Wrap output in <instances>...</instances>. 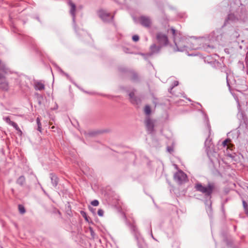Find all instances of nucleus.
<instances>
[{"mask_svg": "<svg viewBox=\"0 0 248 248\" xmlns=\"http://www.w3.org/2000/svg\"><path fill=\"white\" fill-rule=\"evenodd\" d=\"M215 34L214 31L210 35L204 36L196 38L191 37L189 49H202L208 52H210L215 48L213 43L214 41L218 40V36L215 38L213 36Z\"/></svg>", "mask_w": 248, "mask_h": 248, "instance_id": "nucleus-1", "label": "nucleus"}, {"mask_svg": "<svg viewBox=\"0 0 248 248\" xmlns=\"http://www.w3.org/2000/svg\"><path fill=\"white\" fill-rule=\"evenodd\" d=\"M3 120L7 123H8V124H9L10 125L11 124V123H13V122L11 121L10 118L9 117H4L3 118Z\"/></svg>", "mask_w": 248, "mask_h": 248, "instance_id": "nucleus-26", "label": "nucleus"}, {"mask_svg": "<svg viewBox=\"0 0 248 248\" xmlns=\"http://www.w3.org/2000/svg\"><path fill=\"white\" fill-rule=\"evenodd\" d=\"M50 179L51 180V183H52V185L54 187H56L57 186L58 183V177H57V176H56L55 175H54L53 173H51L50 174Z\"/></svg>", "mask_w": 248, "mask_h": 248, "instance_id": "nucleus-16", "label": "nucleus"}, {"mask_svg": "<svg viewBox=\"0 0 248 248\" xmlns=\"http://www.w3.org/2000/svg\"><path fill=\"white\" fill-rule=\"evenodd\" d=\"M179 84V82L177 80H175L172 83L171 86H170V88L169 89V92L170 93H171V91L173 89V88L176 86H177Z\"/></svg>", "mask_w": 248, "mask_h": 248, "instance_id": "nucleus-21", "label": "nucleus"}, {"mask_svg": "<svg viewBox=\"0 0 248 248\" xmlns=\"http://www.w3.org/2000/svg\"><path fill=\"white\" fill-rule=\"evenodd\" d=\"M230 141V139H226V140H224L222 142V145L224 147H225L226 146H228V142Z\"/></svg>", "mask_w": 248, "mask_h": 248, "instance_id": "nucleus-28", "label": "nucleus"}, {"mask_svg": "<svg viewBox=\"0 0 248 248\" xmlns=\"http://www.w3.org/2000/svg\"><path fill=\"white\" fill-rule=\"evenodd\" d=\"M134 92L135 90H133L129 93V100L132 104L138 105L140 104L141 100L140 97L135 96Z\"/></svg>", "mask_w": 248, "mask_h": 248, "instance_id": "nucleus-12", "label": "nucleus"}, {"mask_svg": "<svg viewBox=\"0 0 248 248\" xmlns=\"http://www.w3.org/2000/svg\"><path fill=\"white\" fill-rule=\"evenodd\" d=\"M226 80H227V84L229 88H230V83H229V79H228V75L227 73H226Z\"/></svg>", "mask_w": 248, "mask_h": 248, "instance_id": "nucleus-32", "label": "nucleus"}, {"mask_svg": "<svg viewBox=\"0 0 248 248\" xmlns=\"http://www.w3.org/2000/svg\"><path fill=\"white\" fill-rule=\"evenodd\" d=\"M68 3L70 7V13L71 15L72 16V20H73L74 29H75V31L76 32H77V30L76 26V15H75L76 5L70 0H69Z\"/></svg>", "mask_w": 248, "mask_h": 248, "instance_id": "nucleus-11", "label": "nucleus"}, {"mask_svg": "<svg viewBox=\"0 0 248 248\" xmlns=\"http://www.w3.org/2000/svg\"><path fill=\"white\" fill-rule=\"evenodd\" d=\"M139 21L140 23L143 27L149 28L151 27L152 25L151 18L148 16H141L139 17Z\"/></svg>", "mask_w": 248, "mask_h": 248, "instance_id": "nucleus-9", "label": "nucleus"}, {"mask_svg": "<svg viewBox=\"0 0 248 248\" xmlns=\"http://www.w3.org/2000/svg\"><path fill=\"white\" fill-rule=\"evenodd\" d=\"M92 202H98V201L97 200H94Z\"/></svg>", "mask_w": 248, "mask_h": 248, "instance_id": "nucleus-38", "label": "nucleus"}, {"mask_svg": "<svg viewBox=\"0 0 248 248\" xmlns=\"http://www.w3.org/2000/svg\"><path fill=\"white\" fill-rule=\"evenodd\" d=\"M155 120L152 119L149 116H147L145 120V124L147 130L149 133L154 131Z\"/></svg>", "mask_w": 248, "mask_h": 248, "instance_id": "nucleus-10", "label": "nucleus"}, {"mask_svg": "<svg viewBox=\"0 0 248 248\" xmlns=\"http://www.w3.org/2000/svg\"><path fill=\"white\" fill-rule=\"evenodd\" d=\"M97 214L100 217H103L104 215V211L103 210L100 209L98 210Z\"/></svg>", "mask_w": 248, "mask_h": 248, "instance_id": "nucleus-29", "label": "nucleus"}, {"mask_svg": "<svg viewBox=\"0 0 248 248\" xmlns=\"http://www.w3.org/2000/svg\"><path fill=\"white\" fill-rule=\"evenodd\" d=\"M11 125H12V126H13L15 128H16L17 130H19V127L17 125V124L15 123V122H13L11 123Z\"/></svg>", "mask_w": 248, "mask_h": 248, "instance_id": "nucleus-30", "label": "nucleus"}, {"mask_svg": "<svg viewBox=\"0 0 248 248\" xmlns=\"http://www.w3.org/2000/svg\"><path fill=\"white\" fill-rule=\"evenodd\" d=\"M144 112L147 116H149L151 113V109L149 105H146L144 108Z\"/></svg>", "mask_w": 248, "mask_h": 248, "instance_id": "nucleus-18", "label": "nucleus"}, {"mask_svg": "<svg viewBox=\"0 0 248 248\" xmlns=\"http://www.w3.org/2000/svg\"><path fill=\"white\" fill-rule=\"evenodd\" d=\"M237 103H238V109H239V108H240V104H239V101L238 100H237Z\"/></svg>", "mask_w": 248, "mask_h": 248, "instance_id": "nucleus-35", "label": "nucleus"}, {"mask_svg": "<svg viewBox=\"0 0 248 248\" xmlns=\"http://www.w3.org/2000/svg\"><path fill=\"white\" fill-rule=\"evenodd\" d=\"M194 188L196 191L204 194L206 198L211 199L212 194L217 191V187L213 183H208L207 186H203L201 183L195 184Z\"/></svg>", "mask_w": 248, "mask_h": 248, "instance_id": "nucleus-3", "label": "nucleus"}, {"mask_svg": "<svg viewBox=\"0 0 248 248\" xmlns=\"http://www.w3.org/2000/svg\"><path fill=\"white\" fill-rule=\"evenodd\" d=\"M83 213H84L83 216H85V213L83 212Z\"/></svg>", "mask_w": 248, "mask_h": 248, "instance_id": "nucleus-41", "label": "nucleus"}, {"mask_svg": "<svg viewBox=\"0 0 248 248\" xmlns=\"http://www.w3.org/2000/svg\"><path fill=\"white\" fill-rule=\"evenodd\" d=\"M237 116L239 118H241L243 120L246 128L248 130V121L247 118L245 117L243 113L239 111Z\"/></svg>", "mask_w": 248, "mask_h": 248, "instance_id": "nucleus-15", "label": "nucleus"}, {"mask_svg": "<svg viewBox=\"0 0 248 248\" xmlns=\"http://www.w3.org/2000/svg\"><path fill=\"white\" fill-rule=\"evenodd\" d=\"M156 38L157 40L158 45L161 46H166L168 45L169 40L167 35L162 32H159L157 33L156 35Z\"/></svg>", "mask_w": 248, "mask_h": 248, "instance_id": "nucleus-6", "label": "nucleus"}, {"mask_svg": "<svg viewBox=\"0 0 248 248\" xmlns=\"http://www.w3.org/2000/svg\"><path fill=\"white\" fill-rule=\"evenodd\" d=\"M132 40L134 42H137L139 40V36L138 35H134L132 37Z\"/></svg>", "mask_w": 248, "mask_h": 248, "instance_id": "nucleus-27", "label": "nucleus"}, {"mask_svg": "<svg viewBox=\"0 0 248 248\" xmlns=\"http://www.w3.org/2000/svg\"><path fill=\"white\" fill-rule=\"evenodd\" d=\"M81 31L82 32V34H86V32L85 31Z\"/></svg>", "mask_w": 248, "mask_h": 248, "instance_id": "nucleus-37", "label": "nucleus"}, {"mask_svg": "<svg viewBox=\"0 0 248 248\" xmlns=\"http://www.w3.org/2000/svg\"><path fill=\"white\" fill-rule=\"evenodd\" d=\"M168 150L169 152H170V151L172 150L170 148L168 147Z\"/></svg>", "mask_w": 248, "mask_h": 248, "instance_id": "nucleus-36", "label": "nucleus"}, {"mask_svg": "<svg viewBox=\"0 0 248 248\" xmlns=\"http://www.w3.org/2000/svg\"><path fill=\"white\" fill-rule=\"evenodd\" d=\"M243 205L245 208H246V206L247 205V202H243Z\"/></svg>", "mask_w": 248, "mask_h": 248, "instance_id": "nucleus-34", "label": "nucleus"}, {"mask_svg": "<svg viewBox=\"0 0 248 248\" xmlns=\"http://www.w3.org/2000/svg\"><path fill=\"white\" fill-rule=\"evenodd\" d=\"M84 134L85 136L87 137L92 136L94 135V133H93V132L87 133L86 132H84Z\"/></svg>", "mask_w": 248, "mask_h": 248, "instance_id": "nucleus-31", "label": "nucleus"}, {"mask_svg": "<svg viewBox=\"0 0 248 248\" xmlns=\"http://www.w3.org/2000/svg\"><path fill=\"white\" fill-rule=\"evenodd\" d=\"M33 86L36 91H42L45 89L44 84L40 81H35Z\"/></svg>", "mask_w": 248, "mask_h": 248, "instance_id": "nucleus-14", "label": "nucleus"}, {"mask_svg": "<svg viewBox=\"0 0 248 248\" xmlns=\"http://www.w3.org/2000/svg\"><path fill=\"white\" fill-rule=\"evenodd\" d=\"M174 179L179 184H182L187 181V176L182 170H179L175 173Z\"/></svg>", "mask_w": 248, "mask_h": 248, "instance_id": "nucleus-8", "label": "nucleus"}, {"mask_svg": "<svg viewBox=\"0 0 248 248\" xmlns=\"http://www.w3.org/2000/svg\"><path fill=\"white\" fill-rule=\"evenodd\" d=\"M93 206H97L99 205V202H91Z\"/></svg>", "mask_w": 248, "mask_h": 248, "instance_id": "nucleus-33", "label": "nucleus"}, {"mask_svg": "<svg viewBox=\"0 0 248 248\" xmlns=\"http://www.w3.org/2000/svg\"><path fill=\"white\" fill-rule=\"evenodd\" d=\"M202 115H203V118H204V121L206 123V124L207 125V127L209 131H210V130H211V126H210V124H209L208 118L207 116L206 115V114H204L203 112H202Z\"/></svg>", "mask_w": 248, "mask_h": 248, "instance_id": "nucleus-17", "label": "nucleus"}, {"mask_svg": "<svg viewBox=\"0 0 248 248\" xmlns=\"http://www.w3.org/2000/svg\"><path fill=\"white\" fill-rule=\"evenodd\" d=\"M167 31L169 35H171L173 37V42L176 48L175 49V51H184L187 48L189 49L190 44L187 42V38L182 37L179 31H176L173 27L168 29Z\"/></svg>", "mask_w": 248, "mask_h": 248, "instance_id": "nucleus-2", "label": "nucleus"}, {"mask_svg": "<svg viewBox=\"0 0 248 248\" xmlns=\"http://www.w3.org/2000/svg\"><path fill=\"white\" fill-rule=\"evenodd\" d=\"M162 46L159 45L156 46L154 44L150 46V52L147 54L148 56H151L154 54H157L159 52Z\"/></svg>", "mask_w": 248, "mask_h": 248, "instance_id": "nucleus-13", "label": "nucleus"}, {"mask_svg": "<svg viewBox=\"0 0 248 248\" xmlns=\"http://www.w3.org/2000/svg\"><path fill=\"white\" fill-rule=\"evenodd\" d=\"M56 67L58 69V70L62 75L65 76L67 78L70 79V77L69 75L66 73H65L62 69H61L58 66H56Z\"/></svg>", "mask_w": 248, "mask_h": 248, "instance_id": "nucleus-23", "label": "nucleus"}, {"mask_svg": "<svg viewBox=\"0 0 248 248\" xmlns=\"http://www.w3.org/2000/svg\"><path fill=\"white\" fill-rule=\"evenodd\" d=\"M242 19L241 16L239 14L238 12H236L234 13H230L228 15L226 19L224 25H226L228 24L235 23Z\"/></svg>", "mask_w": 248, "mask_h": 248, "instance_id": "nucleus-5", "label": "nucleus"}, {"mask_svg": "<svg viewBox=\"0 0 248 248\" xmlns=\"http://www.w3.org/2000/svg\"><path fill=\"white\" fill-rule=\"evenodd\" d=\"M36 122H37V126H38L37 130L38 131H39L40 132H41V124L40 122V118L39 117L37 118Z\"/></svg>", "mask_w": 248, "mask_h": 248, "instance_id": "nucleus-24", "label": "nucleus"}, {"mask_svg": "<svg viewBox=\"0 0 248 248\" xmlns=\"http://www.w3.org/2000/svg\"><path fill=\"white\" fill-rule=\"evenodd\" d=\"M34 95L37 98V99L39 100H38V103L39 104H41V101L40 100V99L43 98V96L42 95L39 94L37 93H35Z\"/></svg>", "mask_w": 248, "mask_h": 248, "instance_id": "nucleus-25", "label": "nucleus"}, {"mask_svg": "<svg viewBox=\"0 0 248 248\" xmlns=\"http://www.w3.org/2000/svg\"><path fill=\"white\" fill-rule=\"evenodd\" d=\"M18 210L20 213L21 214H24L26 212L24 206L22 204L18 205Z\"/></svg>", "mask_w": 248, "mask_h": 248, "instance_id": "nucleus-22", "label": "nucleus"}, {"mask_svg": "<svg viewBox=\"0 0 248 248\" xmlns=\"http://www.w3.org/2000/svg\"><path fill=\"white\" fill-rule=\"evenodd\" d=\"M83 213H84L83 216H85V213L83 212Z\"/></svg>", "mask_w": 248, "mask_h": 248, "instance_id": "nucleus-40", "label": "nucleus"}, {"mask_svg": "<svg viewBox=\"0 0 248 248\" xmlns=\"http://www.w3.org/2000/svg\"><path fill=\"white\" fill-rule=\"evenodd\" d=\"M98 16L104 22H109L112 20L113 16H111L107 11L100 9L97 12Z\"/></svg>", "mask_w": 248, "mask_h": 248, "instance_id": "nucleus-7", "label": "nucleus"}, {"mask_svg": "<svg viewBox=\"0 0 248 248\" xmlns=\"http://www.w3.org/2000/svg\"><path fill=\"white\" fill-rule=\"evenodd\" d=\"M205 146L206 147V150L208 152V148H210V146L211 145V140L208 139L206 140L205 141Z\"/></svg>", "mask_w": 248, "mask_h": 248, "instance_id": "nucleus-20", "label": "nucleus"}, {"mask_svg": "<svg viewBox=\"0 0 248 248\" xmlns=\"http://www.w3.org/2000/svg\"><path fill=\"white\" fill-rule=\"evenodd\" d=\"M239 36V35L237 34V33H236V35H235V36L236 37H237L238 36Z\"/></svg>", "mask_w": 248, "mask_h": 248, "instance_id": "nucleus-39", "label": "nucleus"}, {"mask_svg": "<svg viewBox=\"0 0 248 248\" xmlns=\"http://www.w3.org/2000/svg\"><path fill=\"white\" fill-rule=\"evenodd\" d=\"M25 181V177L23 176H21L17 180L16 183L22 186L24 184Z\"/></svg>", "mask_w": 248, "mask_h": 248, "instance_id": "nucleus-19", "label": "nucleus"}, {"mask_svg": "<svg viewBox=\"0 0 248 248\" xmlns=\"http://www.w3.org/2000/svg\"><path fill=\"white\" fill-rule=\"evenodd\" d=\"M10 71L5 64L0 60V90L7 91L9 89V84L5 76Z\"/></svg>", "mask_w": 248, "mask_h": 248, "instance_id": "nucleus-4", "label": "nucleus"}]
</instances>
